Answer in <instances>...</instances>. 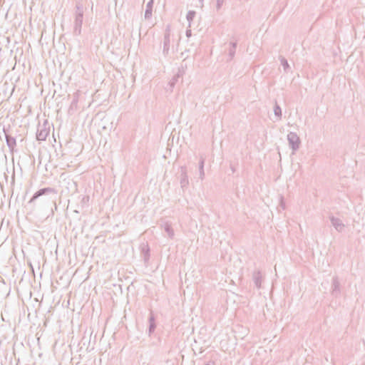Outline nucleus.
Returning a JSON list of instances; mask_svg holds the SVG:
<instances>
[{"label":"nucleus","mask_w":365,"mask_h":365,"mask_svg":"<svg viewBox=\"0 0 365 365\" xmlns=\"http://www.w3.org/2000/svg\"><path fill=\"white\" fill-rule=\"evenodd\" d=\"M57 193V190L53 187H48L39 189L33 195L28 203L34 208L41 209L53 205L54 210H56V197Z\"/></svg>","instance_id":"nucleus-1"},{"label":"nucleus","mask_w":365,"mask_h":365,"mask_svg":"<svg viewBox=\"0 0 365 365\" xmlns=\"http://www.w3.org/2000/svg\"><path fill=\"white\" fill-rule=\"evenodd\" d=\"M84 6L81 2H77L76 4V11L74 13L73 21V34L79 36L81 34V28L83 21Z\"/></svg>","instance_id":"nucleus-2"},{"label":"nucleus","mask_w":365,"mask_h":365,"mask_svg":"<svg viewBox=\"0 0 365 365\" xmlns=\"http://www.w3.org/2000/svg\"><path fill=\"white\" fill-rule=\"evenodd\" d=\"M48 123L46 120L43 124L38 125L37 128L36 132V139L39 141L46 140L48 133H49V127L48 126Z\"/></svg>","instance_id":"nucleus-3"},{"label":"nucleus","mask_w":365,"mask_h":365,"mask_svg":"<svg viewBox=\"0 0 365 365\" xmlns=\"http://www.w3.org/2000/svg\"><path fill=\"white\" fill-rule=\"evenodd\" d=\"M287 140L289 142V146L291 147L293 151H296L299 148L301 141L299 137L297 135L296 133H289L287 135Z\"/></svg>","instance_id":"nucleus-4"},{"label":"nucleus","mask_w":365,"mask_h":365,"mask_svg":"<svg viewBox=\"0 0 365 365\" xmlns=\"http://www.w3.org/2000/svg\"><path fill=\"white\" fill-rule=\"evenodd\" d=\"M341 290H340V283L339 281V278L336 276H334L332 278V282H331V294L334 297H338L340 295Z\"/></svg>","instance_id":"nucleus-5"},{"label":"nucleus","mask_w":365,"mask_h":365,"mask_svg":"<svg viewBox=\"0 0 365 365\" xmlns=\"http://www.w3.org/2000/svg\"><path fill=\"white\" fill-rule=\"evenodd\" d=\"M3 131L5 134V138L6 142L8 148H9L11 152H13L16 145V140L14 137L11 136L8 133L7 130L4 128Z\"/></svg>","instance_id":"nucleus-6"},{"label":"nucleus","mask_w":365,"mask_h":365,"mask_svg":"<svg viewBox=\"0 0 365 365\" xmlns=\"http://www.w3.org/2000/svg\"><path fill=\"white\" fill-rule=\"evenodd\" d=\"M180 186L182 189L186 187L189 184L188 176L187 174V168L185 166L180 168Z\"/></svg>","instance_id":"nucleus-7"},{"label":"nucleus","mask_w":365,"mask_h":365,"mask_svg":"<svg viewBox=\"0 0 365 365\" xmlns=\"http://www.w3.org/2000/svg\"><path fill=\"white\" fill-rule=\"evenodd\" d=\"M252 280L257 289H260L262 287V283L263 281V276L260 271H255L252 273Z\"/></svg>","instance_id":"nucleus-8"},{"label":"nucleus","mask_w":365,"mask_h":365,"mask_svg":"<svg viewBox=\"0 0 365 365\" xmlns=\"http://www.w3.org/2000/svg\"><path fill=\"white\" fill-rule=\"evenodd\" d=\"M329 218H330L331 225L334 226V227L338 232H341L344 227V225L343 224L341 220L339 218L335 217L334 216H331Z\"/></svg>","instance_id":"nucleus-9"},{"label":"nucleus","mask_w":365,"mask_h":365,"mask_svg":"<svg viewBox=\"0 0 365 365\" xmlns=\"http://www.w3.org/2000/svg\"><path fill=\"white\" fill-rule=\"evenodd\" d=\"M205 162V157L204 155H200V160H199V175L200 179L203 180L205 178V170H204V165Z\"/></svg>","instance_id":"nucleus-10"},{"label":"nucleus","mask_w":365,"mask_h":365,"mask_svg":"<svg viewBox=\"0 0 365 365\" xmlns=\"http://www.w3.org/2000/svg\"><path fill=\"white\" fill-rule=\"evenodd\" d=\"M161 226L164 228V230L168 234V237L170 239H173L174 237L175 232L171 224L168 222H165Z\"/></svg>","instance_id":"nucleus-11"},{"label":"nucleus","mask_w":365,"mask_h":365,"mask_svg":"<svg viewBox=\"0 0 365 365\" xmlns=\"http://www.w3.org/2000/svg\"><path fill=\"white\" fill-rule=\"evenodd\" d=\"M170 45V38L168 36V35L164 36L163 53L165 56H168L169 53Z\"/></svg>","instance_id":"nucleus-12"},{"label":"nucleus","mask_w":365,"mask_h":365,"mask_svg":"<svg viewBox=\"0 0 365 365\" xmlns=\"http://www.w3.org/2000/svg\"><path fill=\"white\" fill-rule=\"evenodd\" d=\"M78 98L79 92L76 91V93H73V100L69 107V112H71V110H76L77 109Z\"/></svg>","instance_id":"nucleus-13"},{"label":"nucleus","mask_w":365,"mask_h":365,"mask_svg":"<svg viewBox=\"0 0 365 365\" xmlns=\"http://www.w3.org/2000/svg\"><path fill=\"white\" fill-rule=\"evenodd\" d=\"M236 48H237V41H232L230 43V48H229V61L232 60L235 55L236 52Z\"/></svg>","instance_id":"nucleus-14"},{"label":"nucleus","mask_w":365,"mask_h":365,"mask_svg":"<svg viewBox=\"0 0 365 365\" xmlns=\"http://www.w3.org/2000/svg\"><path fill=\"white\" fill-rule=\"evenodd\" d=\"M148 321H149L148 333H149V335H150L152 333L154 332L155 327H156L155 319V317L153 313L150 314Z\"/></svg>","instance_id":"nucleus-15"},{"label":"nucleus","mask_w":365,"mask_h":365,"mask_svg":"<svg viewBox=\"0 0 365 365\" xmlns=\"http://www.w3.org/2000/svg\"><path fill=\"white\" fill-rule=\"evenodd\" d=\"M153 0H150L146 5V9L145 11V19H148L152 16Z\"/></svg>","instance_id":"nucleus-16"},{"label":"nucleus","mask_w":365,"mask_h":365,"mask_svg":"<svg viewBox=\"0 0 365 365\" xmlns=\"http://www.w3.org/2000/svg\"><path fill=\"white\" fill-rule=\"evenodd\" d=\"M274 113L277 120H280L282 118V109L277 102H275V105L274 106Z\"/></svg>","instance_id":"nucleus-17"},{"label":"nucleus","mask_w":365,"mask_h":365,"mask_svg":"<svg viewBox=\"0 0 365 365\" xmlns=\"http://www.w3.org/2000/svg\"><path fill=\"white\" fill-rule=\"evenodd\" d=\"M280 61H281V65L282 66L284 72L288 73L289 70V65L288 63L287 60L285 58L281 56Z\"/></svg>","instance_id":"nucleus-18"},{"label":"nucleus","mask_w":365,"mask_h":365,"mask_svg":"<svg viewBox=\"0 0 365 365\" xmlns=\"http://www.w3.org/2000/svg\"><path fill=\"white\" fill-rule=\"evenodd\" d=\"M196 12L195 11H189L186 15V19L187 21L189 22L188 27L190 28L191 26V22L194 19L195 16Z\"/></svg>","instance_id":"nucleus-19"},{"label":"nucleus","mask_w":365,"mask_h":365,"mask_svg":"<svg viewBox=\"0 0 365 365\" xmlns=\"http://www.w3.org/2000/svg\"><path fill=\"white\" fill-rule=\"evenodd\" d=\"M181 76L182 74L180 73V71H179L175 76H173V78L169 82V86L171 89L175 86L176 82Z\"/></svg>","instance_id":"nucleus-20"},{"label":"nucleus","mask_w":365,"mask_h":365,"mask_svg":"<svg viewBox=\"0 0 365 365\" xmlns=\"http://www.w3.org/2000/svg\"><path fill=\"white\" fill-rule=\"evenodd\" d=\"M224 2H225V0H216V10H217V11H219L221 9Z\"/></svg>","instance_id":"nucleus-21"},{"label":"nucleus","mask_w":365,"mask_h":365,"mask_svg":"<svg viewBox=\"0 0 365 365\" xmlns=\"http://www.w3.org/2000/svg\"><path fill=\"white\" fill-rule=\"evenodd\" d=\"M149 251H150V250L148 247H147L146 250H145V249L143 250V252L144 254V260L145 262H147L149 259V257H150Z\"/></svg>","instance_id":"nucleus-22"},{"label":"nucleus","mask_w":365,"mask_h":365,"mask_svg":"<svg viewBox=\"0 0 365 365\" xmlns=\"http://www.w3.org/2000/svg\"><path fill=\"white\" fill-rule=\"evenodd\" d=\"M167 35H168V36L170 38V25H168L165 29V32L164 36H167Z\"/></svg>","instance_id":"nucleus-23"},{"label":"nucleus","mask_w":365,"mask_h":365,"mask_svg":"<svg viewBox=\"0 0 365 365\" xmlns=\"http://www.w3.org/2000/svg\"><path fill=\"white\" fill-rule=\"evenodd\" d=\"M185 34H186L187 37H190L191 36V34H192L191 30L190 29H187L186 32H185Z\"/></svg>","instance_id":"nucleus-24"},{"label":"nucleus","mask_w":365,"mask_h":365,"mask_svg":"<svg viewBox=\"0 0 365 365\" xmlns=\"http://www.w3.org/2000/svg\"><path fill=\"white\" fill-rule=\"evenodd\" d=\"M89 1V5H91V9L93 8V0H88Z\"/></svg>","instance_id":"nucleus-25"},{"label":"nucleus","mask_w":365,"mask_h":365,"mask_svg":"<svg viewBox=\"0 0 365 365\" xmlns=\"http://www.w3.org/2000/svg\"><path fill=\"white\" fill-rule=\"evenodd\" d=\"M281 205L282 207V209H284V204L282 201L281 202Z\"/></svg>","instance_id":"nucleus-26"},{"label":"nucleus","mask_w":365,"mask_h":365,"mask_svg":"<svg viewBox=\"0 0 365 365\" xmlns=\"http://www.w3.org/2000/svg\"><path fill=\"white\" fill-rule=\"evenodd\" d=\"M51 212L52 215H53V212H54V210H53V207H51Z\"/></svg>","instance_id":"nucleus-27"},{"label":"nucleus","mask_w":365,"mask_h":365,"mask_svg":"<svg viewBox=\"0 0 365 365\" xmlns=\"http://www.w3.org/2000/svg\"><path fill=\"white\" fill-rule=\"evenodd\" d=\"M199 1L202 4H203L204 0H199Z\"/></svg>","instance_id":"nucleus-28"}]
</instances>
